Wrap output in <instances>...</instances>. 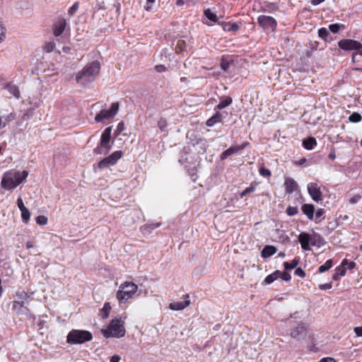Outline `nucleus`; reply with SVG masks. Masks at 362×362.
<instances>
[{"mask_svg": "<svg viewBox=\"0 0 362 362\" xmlns=\"http://www.w3.org/2000/svg\"><path fill=\"white\" fill-rule=\"evenodd\" d=\"M230 64L229 62L223 60L221 64V67L224 71H226L228 70Z\"/></svg>", "mask_w": 362, "mask_h": 362, "instance_id": "52", "label": "nucleus"}, {"mask_svg": "<svg viewBox=\"0 0 362 362\" xmlns=\"http://www.w3.org/2000/svg\"><path fill=\"white\" fill-rule=\"evenodd\" d=\"M332 283H327V284H320L319 285V288L321 290L330 289V288H332Z\"/></svg>", "mask_w": 362, "mask_h": 362, "instance_id": "54", "label": "nucleus"}, {"mask_svg": "<svg viewBox=\"0 0 362 362\" xmlns=\"http://www.w3.org/2000/svg\"><path fill=\"white\" fill-rule=\"evenodd\" d=\"M123 155L124 153L122 151H116L109 156L102 159L98 163V166L100 169H104L109 166L114 165L123 156Z\"/></svg>", "mask_w": 362, "mask_h": 362, "instance_id": "9", "label": "nucleus"}, {"mask_svg": "<svg viewBox=\"0 0 362 362\" xmlns=\"http://www.w3.org/2000/svg\"><path fill=\"white\" fill-rule=\"evenodd\" d=\"M259 173L262 176L265 177H269L272 175L271 171L263 166L259 168Z\"/></svg>", "mask_w": 362, "mask_h": 362, "instance_id": "42", "label": "nucleus"}, {"mask_svg": "<svg viewBox=\"0 0 362 362\" xmlns=\"http://www.w3.org/2000/svg\"><path fill=\"white\" fill-rule=\"evenodd\" d=\"M332 265H333L332 260L328 259L326 261V262L324 264L319 267L318 272L320 273H324L326 271L329 270L332 267Z\"/></svg>", "mask_w": 362, "mask_h": 362, "instance_id": "29", "label": "nucleus"}, {"mask_svg": "<svg viewBox=\"0 0 362 362\" xmlns=\"http://www.w3.org/2000/svg\"><path fill=\"white\" fill-rule=\"evenodd\" d=\"M157 126L160 129V131H165L168 127L167 120L165 118H160L157 122Z\"/></svg>", "mask_w": 362, "mask_h": 362, "instance_id": "38", "label": "nucleus"}, {"mask_svg": "<svg viewBox=\"0 0 362 362\" xmlns=\"http://www.w3.org/2000/svg\"><path fill=\"white\" fill-rule=\"evenodd\" d=\"M100 71V64L98 62L94 61L86 64L76 76L78 84L85 86L93 82L98 76Z\"/></svg>", "mask_w": 362, "mask_h": 362, "instance_id": "2", "label": "nucleus"}, {"mask_svg": "<svg viewBox=\"0 0 362 362\" xmlns=\"http://www.w3.org/2000/svg\"><path fill=\"white\" fill-rule=\"evenodd\" d=\"M346 272V267H345L342 262L341 264L335 269V273L332 276V279L334 281H337L340 277L344 276Z\"/></svg>", "mask_w": 362, "mask_h": 362, "instance_id": "23", "label": "nucleus"}, {"mask_svg": "<svg viewBox=\"0 0 362 362\" xmlns=\"http://www.w3.org/2000/svg\"><path fill=\"white\" fill-rule=\"evenodd\" d=\"M257 23L265 32H274L276 29L277 22L272 16L261 15L257 18Z\"/></svg>", "mask_w": 362, "mask_h": 362, "instance_id": "7", "label": "nucleus"}, {"mask_svg": "<svg viewBox=\"0 0 362 362\" xmlns=\"http://www.w3.org/2000/svg\"><path fill=\"white\" fill-rule=\"evenodd\" d=\"M298 212V209L296 206H288L286 209V213L290 216L296 215Z\"/></svg>", "mask_w": 362, "mask_h": 362, "instance_id": "47", "label": "nucleus"}, {"mask_svg": "<svg viewBox=\"0 0 362 362\" xmlns=\"http://www.w3.org/2000/svg\"><path fill=\"white\" fill-rule=\"evenodd\" d=\"M111 132L112 128L110 127L105 129L101 135L100 144L94 149L95 153L101 154L103 153L101 150L102 148H106L107 151L111 149L112 146L110 144Z\"/></svg>", "mask_w": 362, "mask_h": 362, "instance_id": "8", "label": "nucleus"}, {"mask_svg": "<svg viewBox=\"0 0 362 362\" xmlns=\"http://www.w3.org/2000/svg\"><path fill=\"white\" fill-rule=\"evenodd\" d=\"M329 35V30L326 28H321L318 30V35L320 38L325 40L327 37Z\"/></svg>", "mask_w": 362, "mask_h": 362, "instance_id": "40", "label": "nucleus"}, {"mask_svg": "<svg viewBox=\"0 0 362 362\" xmlns=\"http://www.w3.org/2000/svg\"><path fill=\"white\" fill-rule=\"evenodd\" d=\"M307 333V327L303 323H300L297 327L291 332V336L293 338L303 339L305 337Z\"/></svg>", "mask_w": 362, "mask_h": 362, "instance_id": "15", "label": "nucleus"}, {"mask_svg": "<svg viewBox=\"0 0 362 362\" xmlns=\"http://www.w3.org/2000/svg\"><path fill=\"white\" fill-rule=\"evenodd\" d=\"M16 296L17 298V300H20V302H23V303H26L28 302L29 295L27 292L24 291H18L16 292Z\"/></svg>", "mask_w": 362, "mask_h": 362, "instance_id": "28", "label": "nucleus"}, {"mask_svg": "<svg viewBox=\"0 0 362 362\" xmlns=\"http://www.w3.org/2000/svg\"><path fill=\"white\" fill-rule=\"evenodd\" d=\"M119 103L118 102L111 104L109 108L102 109L95 117V121L97 122H105L113 119L119 111Z\"/></svg>", "mask_w": 362, "mask_h": 362, "instance_id": "6", "label": "nucleus"}, {"mask_svg": "<svg viewBox=\"0 0 362 362\" xmlns=\"http://www.w3.org/2000/svg\"><path fill=\"white\" fill-rule=\"evenodd\" d=\"M298 264V260L294 259L291 262H285L284 263V267L286 270H291L294 269Z\"/></svg>", "mask_w": 362, "mask_h": 362, "instance_id": "33", "label": "nucleus"}, {"mask_svg": "<svg viewBox=\"0 0 362 362\" xmlns=\"http://www.w3.org/2000/svg\"><path fill=\"white\" fill-rule=\"evenodd\" d=\"M138 290V286L133 282L122 283L116 293V298L119 303H125L132 298Z\"/></svg>", "mask_w": 362, "mask_h": 362, "instance_id": "4", "label": "nucleus"}, {"mask_svg": "<svg viewBox=\"0 0 362 362\" xmlns=\"http://www.w3.org/2000/svg\"><path fill=\"white\" fill-rule=\"evenodd\" d=\"M232 103V98L230 97L222 98L219 103L216 106L215 110H222Z\"/></svg>", "mask_w": 362, "mask_h": 362, "instance_id": "27", "label": "nucleus"}, {"mask_svg": "<svg viewBox=\"0 0 362 362\" xmlns=\"http://www.w3.org/2000/svg\"><path fill=\"white\" fill-rule=\"evenodd\" d=\"M6 28L3 25L2 23L0 22V43L6 39Z\"/></svg>", "mask_w": 362, "mask_h": 362, "instance_id": "45", "label": "nucleus"}, {"mask_svg": "<svg viewBox=\"0 0 362 362\" xmlns=\"http://www.w3.org/2000/svg\"><path fill=\"white\" fill-rule=\"evenodd\" d=\"M204 16L210 21H211L214 23L218 22V17L217 16L212 12L209 8L206 9L204 11Z\"/></svg>", "mask_w": 362, "mask_h": 362, "instance_id": "30", "label": "nucleus"}, {"mask_svg": "<svg viewBox=\"0 0 362 362\" xmlns=\"http://www.w3.org/2000/svg\"><path fill=\"white\" fill-rule=\"evenodd\" d=\"M4 88L15 98L19 99L21 97V93L18 86L13 83H8Z\"/></svg>", "mask_w": 362, "mask_h": 362, "instance_id": "19", "label": "nucleus"}, {"mask_svg": "<svg viewBox=\"0 0 362 362\" xmlns=\"http://www.w3.org/2000/svg\"><path fill=\"white\" fill-rule=\"evenodd\" d=\"M362 119L361 115L358 112H353L349 117V120L351 122H359Z\"/></svg>", "mask_w": 362, "mask_h": 362, "instance_id": "37", "label": "nucleus"}, {"mask_svg": "<svg viewBox=\"0 0 362 362\" xmlns=\"http://www.w3.org/2000/svg\"><path fill=\"white\" fill-rule=\"evenodd\" d=\"M223 29L227 32H236L239 29V25L235 23H223Z\"/></svg>", "mask_w": 362, "mask_h": 362, "instance_id": "25", "label": "nucleus"}, {"mask_svg": "<svg viewBox=\"0 0 362 362\" xmlns=\"http://www.w3.org/2000/svg\"><path fill=\"white\" fill-rule=\"evenodd\" d=\"M55 48V43L52 41L47 42L44 45V50L46 52H52Z\"/></svg>", "mask_w": 362, "mask_h": 362, "instance_id": "39", "label": "nucleus"}, {"mask_svg": "<svg viewBox=\"0 0 362 362\" xmlns=\"http://www.w3.org/2000/svg\"><path fill=\"white\" fill-rule=\"evenodd\" d=\"M186 47L185 42L182 40H178L175 47V51L177 53H182L185 51Z\"/></svg>", "mask_w": 362, "mask_h": 362, "instance_id": "31", "label": "nucleus"}, {"mask_svg": "<svg viewBox=\"0 0 362 362\" xmlns=\"http://www.w3.org/2000/svg\"><path fill=\"white\" fill-rule=\"evenodd\" d=\"M6 124L2 121V118L0 117V129L4 127Z\"/></svg>", "mask_w": 362, "mask_h": 362, "instance_id": "64", "label": "nucleus"}, {"mask_svg": "<svg viewBox=\"0 0 362 362\" xmlns=\"http://www.w3.org/2000/svg\"><path fill=\"white\" fill-rule=\"evenodd\" d=\"M92 334L86 330L72 329L66 337V342L70 344H80L92 339Z\"/></svg>", "mask_w": 362, "mask_h": 362, "instance_id": "5", "label": "nucleus"}, {"mask_svg": "<svg viewBox=\"0 0 362 362\" xmlns=\"http://www.w3.org/2000/svg\"><path fill=\"white\" fill-rule=\"evenodd\" d=\"M17 205H18V207L20 209V211H22L26 208L23 204V199L21 197H19L17 199Z\"/></svg>", "mask_w": 362, "mask_h": 362, "instance_id": "53", "label": "nucleus"}, {"mask_svg": "<svg viewBox=\"0 0 362 362\" xmlns=\"http://www.w3.org/2000/svg\"><path fill=\"white\" fill-rule=\"evenodd\" d=\"M329 30L333 33H337L340 29V25L338 23L331 24L329 26Z\"/></svg>", "mask_w": 362, "mask_h": 362, "instance_id": "48", "label": "nucleus"}, {"mask_svg": "<svg viewBox=\"0 0 362 362\" xmlns=\"http://www.w3.org/2000/svg\"><path fill=\"white\" fill-rule=\"evenodd\" d=\"M319 362H337L334 358L331 357L323 358Z\"/></svg>", "mask_w": 362, "mask_h": 362, "instance_id": "58", "label": "nucleus"}, {"mask_svg": "<svg viewBox=\"0 0 362 362\" xmlns=\"http://www.w3.org/2000/svg\"><path fill=\"white\" fill-rule=\"evenodd\" d=\"M111 309V307L110 305H109V303H105L102 311H103V317L105 318L108 316V313H109V311Z\"/></svg>", "mask_w": 362, "mask_h": 362, "instance_id": "50", "label": "nucleus"}, {"mask_svg": "<svg viewBox=\"0 0 362 362\" xmlns=\"http://www.w3.org/2000/svg\"><path fill=\"white\" fill-rule=\"evenodd\" d=\"M325 211L323 209H319L315 213V222L319 223L325 218Z\"/></svg>", "mask_w": 362, "mask_h": 362, "instance_id": "35", "label": "nucleus"}, {"mask_svg": "<svg viewBox=\"0 0 362 362\" xmlns=\"http://www.w3.org/2000/svg\"><path fill=\"white\" fill-rule=\"evenodd\" d=\"M284 186L286 192L288 194H291L294 191L297 190L298 185L297 182L291 177H286L284 181Z\"/></svg>", "mask_w": 362, "mask_h": 362, "instance_id": "17", "label": "nucleus"}, {"mask_svg": "<svg viewBox=\"0 0 362 362\" xmlns=\"http://www.w3.org/2000/svg\"><path fill=\"white\" fill-rule=\"evenodd\" d=\"M124 130V124L123 122H119L117 124V129L115 130V136L119 134L122 132Z\"/></svg>", "mask_w": 362, "mask_h": 362, "instance_id": "49", "label": "nucleus"}, {"mask_svg": "<svg viewBox=\"0 0 362 362\" xmlns=\"http://www.w3.org/2000/svg\"><path fill=\"white\" fill-rule=\"evenodd\" d=\"M79 3L75 2L68 11V14L72 16L78 9Z\"/></svg>", "mask_w": 362, "mask_h": 362, "instance_id": "44", "label": "nucleus"}, {"mask_svg": "<svg viewBox=\"0 0 362 362\" xmlns=\"http://www.w3.org/2000/svg\"><path fill=\"white\" fill-rule=\"evenodd\" d=\"M155 69L157 72L160 73V72L165 71L166 70V68L165 66L160 64V65H156L155 66Z\"/></svg>", "mask_w": 362, "mask_h": 362, "instance_id": "56", "label": "nucleus"}, {"mask_svg": "<svg viewBox=\"0 0 362 362\" xmlns=\"http://www.w3.org/2000/svg\"><path fill=\"white\" fill-rule=\"evenodd\" d=\"M277 271H275L274 272H273L272 274L268 275L264 280V282L266 284H270L272 283H273L275 280H276L278 279V276H277Z\"/></svg>", "mask_w": 362, "mask_h": 362, "instance_id": "32", "label": "nucleus"}, {"mask_svg": "<svg viewBox=\"0 0 362 362\" xmlns=\"http://www.w3.org/2000/svg\"><path fill=\"white\" fill-rule=\"evenodd\" d=\"M155 2V0H146V4L145 6V10L147 11H150L151 10V6H148V4H153Z\"/></svg>", "mask_w": 362, "mask_h": 362, "instance_id": "57", "label": "nucleus"}, {"mask_svg": "<svg viewBox=\"0 0 362 362\" xmlns=\"http://www.w3.org/2000/svg\"><path fill=\"white\" fill-rule=\"evenodd\" d=\"M295 274L301 278H304L305 276V272L300 267H298L295 270Z\"/></svg>", "mask_w": 362, "mask_h": 362, "instance_id": "51", "label": "nucleus"}, {"mask_svg": "<svg viewBox=\"0 0 362 362\" xmlns=\"http://www.w3.org/2000/svg\"><path fill=\"white\" fill-rule=\"evenodd\" d=\"M307 187L308 194L314 202H319L322 200V193L317 182H310Z\"/></svg>", "mask_w": 362, "mask_h": 362, "instance_id": "11", "label": "nucleus"}, {"mask_svg": "<svg viewBox=\"0 0 362 362\" xmlns=\"http://www.w3.org/2000/svg\"><path fill=\"white\" fill-rule=\"evenodd\" d=\"M248 145L247 142L243 143L241 145L239 146H232L229 148L224 151L221 155L220 158L221 160H223L226 159L228 156H232L236 153H238L239 151L243 150L245 148L247 147Z\"/></svg>", "mask_w": 362, "mask_h": 362, "instance_id": "12", "label": "nucleus"}, {"mask_svg": "<svg viewBox=\"0 0 362 362\" xmlns=\"http://www.w3.org/2000/svg\"><path fill=\"white\" fill-rule=\"evenodd\" d=\"M121 358L119 355H114L110 358V362H119Z\"/></svg>", "mask_w": 362, "mask_h": 362, "instance_id": "59", "label": "nucleus"}, {"mask_svg": "<svg viewBox=\"0 0 362 362\" xmlns=\"http://www.w3.org/2000/svg\"><path fill=\"white\" fill-rule=\"evenodd\" d=\"M22 220L25 223H27L30 218V211L25 208L23 210L21 211Z\"/></svg>", "mask_w": 362, "mask_h": 362, "instance_id": "36", "label": "nucleus"}, {"mask_svg": "<svg viewBox=\"0 0 362 362\" xmlns=\"http://www.w3.org/2000/svg\"><path fill=\"white\" fill-rule=\"evenodd\" d=\"M325 0H311V4L314 6L319 5L320 4L322 3Z\"/></svg>", "mask_w": 362, "mask_h": 362, "instance_id": "60", "label": "nucleus"}, {"mask_svg": "<svg viewBox=\"0 0 362 362\" xmlns=\"http://www.w3.org/2000/svg\"><path fill=\"white\" fill-rule=\"evenodd\" d=\"M126 317H120L111 321L108 327L102 330V333L106 338L117 337L119 338L125 334L124 320Z\"/></svg>", "mask_w": 362, "mask_h": 362, "instance_id": "3", "label": "nucleus"}, {"mask_svg": "<svg viewBox=\"0 0 362 362\" xmlns=\"http://www.w3.org/2000/svg\"><path fill=\"white\" fill-rule=\"evenodd\" d=\"M338 46L345 51L361 50L362 49V44L360 42L351 39L341 40L338 42Z\"/></svg>", "mask_w": 362, "mask_h": 362, "instance_id": "10", "label": "nucleus"}, {"mask_svg": "<svg viewBox=\"0 0 362 362\" xmlns=\"http://www.w3.org/2000/svg\"><path fill=\"white\" fill-rule=\"evenodd\" d=\"M185 4L184 0H177L176 5L178 6H181Z\"/></svg>", "mask_w": 362, "mask_h": 362, "instance_id": "62", "label": "nucleus"}, {"mask_svg": "<svg viewBox=\"0 0 362 362\" xmlns=\"http://www.w3.org/2000/svg\"><path fill=\"white\" fill-rule=\"evenodd\" d=\"M36 223L40 226H45L47 223L48 219L45 216H38L35 218Z\"/></svg>", "mask_w": 362, "mask_h": 362, "instance_id": "41", "label": "nucleus"}, {"mask_svg": "<svg viewBox=\"0 0 362 362\" xmlns=\"http://www.w3.org/2000/svg\"><path fill=\"white\" fill-rule=\"evenodd\" d=\"M306 158H302L300 159L298 162V165H303L304 164L305 162H306Z\"/></svg>", "mask_w": 362, "mask_h": 362, "instance_id": "63", "label": "nucleus"}, {"mask_svg": "<svg viewBox=\"0 0 362 362\" xmlns=\"http://www.w3.org/2000/svg\"><path fill=\"white\" fill-rule=\"evenodd\" d=\"M276 252V248L273 245H266L261 252L263 258H268Z\"/></svg>", "mask_w": 362, "mask_h": 362, "instance_id": "21", "label": "nucleus"}, {"mask_svg": "<svg viewBox=\"0 0 362 362\" xmlns=\"http://www.w3.org/2000/svg\"><path fill=\"white\" fill-rule=\"evenodd\" d=\"M354 331L356 337H362V327H356Z\"/></svg>", "mask_w": 362, "mask_h": 362, "instance_id": "55", "label": "nucleus"}, {"mask_svg": "<svg viewBox=\"0 0 362 362\" xmlns=\"http://www.w3.org/2000/svg\"><path fill=\"white\" fill-rule=\"evenodd\" d=\"M185 300L180 302H173L169 305V308L173 310H182L190 305L189 296L188 294L184 296Z\"/></svg>", "mask_w": 362, "mask_h": 362, "instance_id": "14", "label": "nucleus"}, {"mask_svg": "<svg viewBox=\"0 0 362 362\" xmlns=\"http://www.w3.org/2000/svg\"><path fill=\"white\" fill-rule=\"evenodd\" d=\"M66 25V20L64 18H59L58 20L53 25L54 35L56 37L61 35L64 31Z\"/></svg>", "mask_w": 362, "mask_h": 362, "instance_id": "13", "label": "nucleus"}, {"mask_svg": "<svg viewBox=\"0 0 362 362\" xmlns=\"http://www.w3.org/2000/svg\"><path fill=\"white\" fill-rule=\"evenodd\" d=\"M33 247H34V244H33V243L32 241H28L26 243V247L28 249L32 248Z\"/></svg>", "mask_w": 362, "mask_h": 362, "instance_id": "61", "label": "nucleus"}, {"mask_svg": "<svg viewBox=\"0 0 362 362\" xmlns=\"http://www.w3.org/2000/svg\"><path fill=\"white\" fill-rule=\"evenodd\" d=\"M223 119V115L216 112L212 117L207 119L206 124L208 127H213L215 124L221 122Z\"/></svg>", "mask_w": 362, "mask_h": 362, "instance_id": "20", "label": "nucleus"}, {"mask_svg": "<svg viewBox=\"0 0 362 362\" xmlns=\"http://www.w3.org/2000/svg\"><path fill=\"white\" fill-rule=\"evenodd\" d=\"M28 176L26 170H11L4 173L1 181V187L6 190H13L23 182Z\"/></svg>", "mask_w": 362, "mask_h": 362, "instance_id": "1", "label": "nucleus"}, {"mask_svg": "<svg viewBox=\"0 0 362 362\" xmlns=\"http://www.w3.org/2000/svg\"><path fill=\"white\" fill-rule=\"evenodd\" d=\"M276 271H277L276 274H277L278 279L280 278L285 281H289L291 280V276L288 273H287L286 272H281L279 270H276Z\"/></svg>", "mask_w": 362, "mask_h": 362, "instance_id": "34", "label": "nucleus"}, {"mask_svg": "<svg viewBox=\"0 0 362 362\" xmlns=\"http://www.w3.org/2000/svg\"><path fill=\"white\" fill-rule=\"evenodd\" d=\"M23 302H20V300H14L12 305V310L15 311L17 314H23L24 309Z\"/></svg>", "mask_w": 362, "mask_h": 362, "instance_id": "26", "label": "nucleus"}, {"mask_svg": "<svg viewBox=\"0 0 362 362\" xmlns=\"http://www.w3.org/2000/svg\"><path fill=\"white\" fill-rule=\"evenodd\" d=\"M255 189V187L252 184L249 187L245 189L240 194V197L243 198L247 194L253 192Z\"/></svg>", "mask_w": 362, "mask_h": 362, "instance_id": "43", "label": "nucleus"}, {"mask_svg": "<svg viewBox=\"0 0 362 362\" xmlns=\"http://www.w3.org/2000/svg\"><path fill=\"white\" fill-rule=\"evenodd\" d=\"M298 240L303 250L308 251L310 250V244L311 245V240H313V239L308 233L305 232L300 233Z\"/></svg>", "mask_w": 362, "mask_h": 362, "instance_id": "16", "label": "nucleus"}, {"mask_svg": "<svg viewBox=\"0 0 362 362\" xmlns=\"http://www.w3.org/2000/svg\"><path fill=\"white\" fill-rule=\"evenodd\" d=\"M342 264L346 267H347L348 269H353L356 267V263L354 262H349L346 259H344L342 260Z\"/></svg>", "mask_w": 362, "mask_h": 362, "instance_id": "46", "label": "nucleus"}, {"mask_svg": "<svg viewBox=\"0 0 362 362\" xmlns=\"http://www.w3.org/2000/svg\"><path fill=\"white\" fill-rule=\"evenodd\" d=\"M301 210L308 219H313L315 213V206L313 204H304L301 207Z\"/></svg>", "mask_w": 362, "mask_h": 362, "instance_id": "18", "label": "nucleus"}, {"mask_svg": "<svg viewBox=\"0 0 362 362\" xmlns=\"http://www.w3.org/2000/svg\"><path fill=\"white\" fill-rule=\"evenodd\" d=\"M317 145L316 139L313 137H308L303 141V146L308 150H312Z\"/></svg>", "mask_w": 362, "mask_h": 362, "instance_id": "24", "label": "nucleus"}, {"mask_svg": "<svg viewBox=\"0 0 362 362\" xmlns=\"http://www.w3.org/2000/svg\"><path fill=\"white\" fill-rule=\"evenodd\" d=\"M313 240H311V245L321 247L325 244V239L318 233H314L311 236Z\"/></svg>", "mask_w": 362, "mask_h": 362, "instance_id": "22", "label": "nucleus"}]
</instances>
